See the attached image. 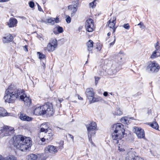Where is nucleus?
Segmentation results:
<instances>
[{
	"instance_id": "f257e3e1",
	"label": "nucleus",
	"mask_w": 160,
	"mask_h": 160,
	"mask_svg": "<svg viewBox=\"0 0 160 160\" xmlns=\"http://www.w3.org/2000/svg\"><path fill=\"white\" fill-rule=\"evenodd\" d=\"M18 98L24 102V104L29 106L31 104V100L24 94V91L17 88L14 85H10L5 92L3 99L6 102L13 103Z\"/></svg>"
},
{
	"instance_id": "f03ea898",
	"label": "nucleus",
	"mask_w": 160,
	"mask_h": 160,
	"mask_svg": "<svg viewBox=\"0 0 160 160\" xmlns=\"http://www.w3.org/2000/svg\"><path fill=\"white\" fill-rule=\"evenodd\" d=\"M32 141L29 137L18 135L14 139V145L16 148L22 151H25L31 146Z\"/></svg>"
},
{
	"instance_id": "7ed1b4c3",
	"label": "nucleus",
	"mask_w": 160,
	"mask_h": 160,
	"mask_svg": "<svg viewBox=\"0 0 160 160\" xmlns=\"http://www.w3.org/2000/svg\"><path fill=\"white\" fill-rule=\"evenodd\" d=\"M122 60L121 56H117L115 60L113 62L110 68H106L105 66H103V71L100 73L101 76H107L108 75H115L120 69L119 66Z\"/></svg>"
},
{
	"instance_id": "20e7f679",
	"label": "nucleus",
	"mask_w": 160,
	"mask_h": 160,
	"mask_svg": "<svg viewBox=\"0 0 160 160\" xmlns=\"http://www.w3.org/2000/svg\"><path fill=\"white\" fill-rule=\"evenodd\" d=\"M112 130L113 132L112 136L113 142L116 144L119 143L125 134L123 125L121 123L114 124L112 127Z\"/></svg>"
},
{
	"instance_id": "39448f33",
	"label": "nucleus",
	"mask_w": 160,
	"mask_h": 160,
	"mask_svg": "<svg viewBox=\"0 0 160 160\" xmlns=\"http://www.w3.org/2000/svg\"><path fill=\"white\" fill-rule=\"evenodd\" d=\"M54 112L52 104L49 102H47L42 106L36 107L34 110V113L36 115H41L46 114L50 116Z\"/></svg>"
},
{
	"instance_id": "423d86ee",
	"label": "nucleus",
	"mask_w": 160,
	"mask_h": 160,
	"mask_svg": "<svg viewBox=\"0 0 160 160\" xmlns=\"http://www.w3.org/2000/svg\"><path fill=\"white\" fill-rule=\"evenodd\" d=\"M160 68L159 65L155 62H152L147 67V69L151 73H157Z\"/></svg>"
},
{
	"instance_id": "0eeeda50",
	"label": "nucleus",
	"mask_w": 160,
	"mask_h": 160,
	"mask_svg": "<svg viewBox=\"0 0 160 160\" xmlns=\"http://www.w3.org/2000/svg\"><path fill=\"white\" fill-rule=\"evenodd\" d=\"M1 133H3L4 136L11 135L14 131V128L12 127H8L7 126H4L0 130Z\"/></svg>"
},
{
	"instance_id": "6e6552de",
	"label": "nucleus",
	"mask_w": 160,
	"mask_h": 160,
	"mask_svg": "<svg viewBox=\"0 0 160 160\" xmlns=\"http://www.w3.org/2000/svg\"><path fill=\"white\" fill-rule=\"evenodd\" d=\"M85 126L87 128L88 133H91L93 134H95L94 130L97 128V125L95 122H91L90 123L86 125Z\"/></svg>"
},
{
	"instance_id": "1a4fd4ad",
	"label": "nucleus",
	"mask_w": 160,
	"mask_h": 160,
	"mask_svg": "<svg viewBox=\"0 0 160 160\" xmlns=\"http://www.w3.org/2000/svg\"><path fill=\"white\" fill-rule=\"evenodd\" d=\"M134 132L138 138H144L145 137V132L143 129L140 128L135 127L134 128Z\"/></svg>"
},
{
	"instance_id": "9d476101",
	"label": "nucleus",
	"mask_w": 160,
	"mask_h": 160,
	"mask_svg": "<svg viewBox=\"0 0 160 160\" xmlns=\"http://www.w3.org/2000/svg\"><path fill=\"white\" fill-rule=\"evenodd\" d=\"M59 149V148L58 147H56L52 145H48L45 148V151L46 153L49 152L55 154L58 152Z\"/></svg>"
},
{
	"instance_id": "9b49d317",
	"label": "nucleus",
	"mask_w": 160,
	"mask_h": 160,
	"mask_svg": "<svg viewBox=\"0 0 160 160\" xmlns=\"http://www.w3.org/2000/svg\"><path fill=\"white\" fill-rule=\"evenodd\" d=\"M85 28L88 32H92L94 29L93 21H86Z\"/></svg>"
},
{
	"instance_id": "f8f14e48",
	"label": "nucleus",
	"mask_w": 160,
	"mask_h": 160,
	"mask_svg": "<svg viewBox=\"0 0 160 160\" xmlns=\"http://www.w3.org/2000/svg\"><path fill=\"white\" fill-rule=\"evenodd\" d=\"M159 42L157 41L155 46L156 50L153 52L151 56V58H154L160 56V50H159L160 47L159 46Z\"/></svg>"
},
{
	"instance_id": "ddd939ff",
	"label": "nucleus",
	"mask_w": 160,
	"mask_h": 160,
	"mask_svg": "<svg viewBox=\"0 0 160 160\" xmlns=\"http://www.w3.org/2000/svg\"><path fill=\"white\" fill-rule=\"evenodd\" d=\"M54 132L50 130L48 132L44 133V137L46 138L48 142H49L53 139Z\"/></svg>"
},
{
	"instance_id": "4468645a",
	"label": "nucleus",
	"mask_w": 160,
	"mask_h": 160,
	"mask_svg": "<svg viewBox=\"0 0 160 160\" xmlns=\"http://www.w3.org/2000/svg\"><path fill=\"white\" fill-rule=\"evenodd\" d=\"M85 94L89 100H91L92 98L93 97L94 95L93 89L92 88L87 89Z\"/></svg>"
},
{
	"instance_id": "2eb2a0df",
	"label": "nucleus",
	"mask_w": 160,
	"mask_h": 160,
	"mask_svg": "<svg viewBox=\"0 0 160 160\" xmlns=\"http://www.w3.org/2000/svg\"><path fill=\"white\" fill-rule=\"evenodd\" d=\"M78 4L76 3L74 5H70L68 6V9L70 11L71 16L74 15L77 10Z\"/></svg>"
},
{
	"instance_id": "dca6fc26",
	"label": "nucleus",
	"mask_w": 160,
	"mask_h": 160,
	"mask_svg": "<svg viewBox=\"0 0 160 160\" xmlns=\"http://www.w3.org/2000/svg\"><path fill=\"white\" fill-rule=\"evenodd\" d=\"M86 44L87 46L88 50L89 52L88 55V58H89L90 53H92V50L93 48V42L92 40H89L86 43Z\"/></svg>"
},
{
	"instance_id": "f3484780",
	"label": "nucleus",
	"mask_w": 160,
	"mask_h": 160,
	"mask_svg": "<svg viewBox=\"0 0 160 160\" xmlns=\"http://www.w3.org/2000/svg\"><path fill=\"white\" fill-rule=\"evenodd\" d=\"M20 119L23 121H30L32 120V118L27 115L26 114L21 113L19 116Z\"/></svg>"
},
{
	"instance_id": "a211bd4d",
	"label": "nucleus",
	"mask_w": 160,
	"mask_h": 160,
	"mask_svg": "<svg viewBox=\"0 0 160 160\" xmlns=\"http://www.w3.org/2000/svg\"><path fill=\"white\" fill-rule=\"evenodd\" d=\"M13 39V36L9 34L3 38V41L4 43H8L12 42Z\"/></svg>"
},
{
	"instance_id": "6ab92c4d",
	"label": "nucleus",
	"mask_w": 160,
	"mask_h": 160,
	"mask_svg": "<svg viewBox=\"0 0 160 160\" xmlns=\"http://www.w3.org/2000/svg\"><path fill=\"white\" fill-rule=\"evenodd\" d=\"M63 32V28L58 25L54 28L53 32L55 34H57L58 33H61Z\"/></svg>"
},
{
	"instance_id": "aec40b11",
	"label": "nucleus",
	"mask_w": 160,
	"mask_h": 160,
	"mask_svg": "<svg viewBox=\"0 0 160 160\" xmlns=\"http://www.w3.org/2000/svg\"><path fill=\"white\" fill-rule=\"evenodd\" d=\"M38 158V156L34 154H31L27 156V158L28 160H36Z\"/></svg>"
},
{
	"instance_id": "412c9836",
	"label": "nucleus",
	"mask_w": 160,
	"mask_h": 160,
	"mask_svg": "<svg viewBox=\"0 0 160 160\" xmlns=\"http://www.w3.org/2000/svg\"><path fill=\"white\" fill-rule=\"evenodd\" d=\"M8 113L4 108L0 107V117H4L8 115Z\"/></svg>"
},
{
	"instance_id": "4be33fe9",
	"label": "nucleus",
	"mask_w": 160,
	"mask_h": 160,
	"mask_svg": "<svg viewBox=\"0 0 160 160\" xmlns=\"http://www.w3.org/2000/svg\"><path fill=\"white\" fill-rule=\"evenodd\" d=\"M17 23V21H9V22H7V25L9 28H12L16 26Z\"/></svg>"
},
{
	"instance_id": "5701e85b",
	"label": "nucleus",
	"mask_w": 160,
	"mask_h": 160,
	"mask_svg": "<svg viewBox=\"0 0 160 160\" xmlns=\"http://www.w3.org/2000/svg\"><path fill=\"white\" fill-rule=\"evenodd\" d=\"M148 125L155 129L158 130V129L159 126L158 123L156 122H154L152 123H149Z\"/></svg>"
},
{
	"instance_id": "b1692460",
	"label": "nucleus",
	"mask_w": 160,
	"mask_h": 160,
	"mask_svg": "<svg viewBox=\"0 0 160 160\" xmlns=\"http://www.w3.org/2000/svg\"><path fill=\"white\" fill-rule=\"evenodd\" d=\"M42 22H44L49 25H53L55 23H58L60 21H41Z\"/></svg>"
},
{
	"instance_id": "393cba45",
	"label": "nucleus",
	"mask_w": 160,
	"mask_h": 160,
	"mask_svg": "<svg viewBox=\"0 0 160 160\" xmlns=\"http://www.w3.org/2000/svg\"><path fill=\"white\" fill-rule=\"evenodd\" d=\"M116 23V21H108L107 22L108 24V26L110 28H112L115 27V25Z\"/></svg>"
},
{
	"instance_id": "a878e982",
	"label": "nucleus",
	"mask_w": 160,
	"mask_h": 160,
	"mask_svg": "<svg viewBox=\"0 0 160 160\" xmlns=\"http://www.w3.org/2000/svg\"><path fill=\"white\" fill-rule=\"evenodd\" d=\"M55 48V47L50 42H49L47 45V48L49 51H53L54 50Z\"/></svg>"
},
{
	"instance_id": "bb28decb",
	"label": "nucleus",
	"mask_w": 160,
	"mask_h": 160,
	"mask_svg": "<svg viewBox=\"0 0 160 160\" xmlns=\"http://www.w3.org/2000/svg\"><path fill=\"white\" fill-rule=\"evenodd\" d=\"M121 122L123 123H126L128 124V123H129V118L127 117H124L122 118L121 120Z\"/></svg>"
},
{
	"instance_id": "cd10ccee",
	"label": "nucleus",
	"mask_w": 160,
	"mask_h": 160,
	"mask_svg": "<svg viewBox=\"0 0 160 160\" xmlns=\"http://www.w3.org/2000/svg\"><path fill=\"white\" fill-rule=\"evenodd\" d=\"M37 54L39 55V58L41 62V60H46V56L44 54L40 52H38Z\"/></svg>"
},
{
	"instance_id": "c85d7f7f",
	"label": "nucleus",
	"mask_w": 160,
	"mask_h": 160,
	"mask_svg": "<svg viewBox=\"0 0 160 160\" xmlns=\"http://www.w3.org/2000/svg\"><path fill=\"white\" fill-rule=\"evenodd\" d=\"M3 160H17V159L14 156L9 155L4 158Z\"/></svg>"
},
{
	"instance_id": "c756f323",
	"label": "nucleus",
	"mask_w": 160,
	"mask_h": 160,
	"mask_svg": "<svg viewBox=\"0 0 160 160\" xmlns=\"http://www.w3.org/2000/svg\"><path fill=\"white\" fill-rule=\"evenodd\" d=\"M129 160H143V159L138 156H135L134 157L131 158L129 157L128 158H126Z\"/></svg>"
},
{
	"instance_id": "7c9ffc66",
	"label": "nucleus",
	"mask_w": 160,
	"mask_h": 160,
	"mask_svg": "<svg viewBox=\"0 0 160 160\" xmlns=\"http://www.w3.org/2000/svg\"><path fill=\"white\" fill-rule=\"evenodd\" d=\"M49 130L51 131V129H49L48 130H46L45 128H42L41 127L40 128V132L39 133V137H40V135L41 132H44V133H46V132H48Z\"/></svg>"
},
{
	"instance_id": "2f4dec72",
	"label": "nucleus",
	"mask_w": 160,
	"mask_h": 160,
	"mask_svg": "<svg viewBox=\"0 0 160 160\" xmlns=\"http://www.w3.org/2000/svg\"><path fill=\"white\" fill-rule=\"evenodd\" d=\"M112 113L114 115H120L122 114V112L120 110V109H119L117 110L116 112H113Z\"/></svg>"
},
{
	"instance_id": "473e14b6",
	"label": "nucleus",
	"mask_w": 160,
	"mask_h": 160,
	"mask_svg": "<svg viewBox=\"0 0 160 160\" xmlns=\"http://www.w3.org/2000/svg\"><path fill=\"white\" fill-rule=\"evenodd\" d=\"M96 0H94L93 2L89 3V6L90 8H93L96 7Z\"/></svg>"
},
{
	"instance_id": "72a5a7b5",
	"label": "nucleus",
	"mask_w": 160,
	"mask_h": 160,
	"mask_svg": "<svg viewBox=\"0 0 160 160\" xmlns=\"http://www.w3.org/2000/svg\"><path fill=\"white\" fill-rule=\"evenodd\" d=\"M88 137L89 141L92 144L93 143V142L92 141V137L93 136H94L95 134H93L91 133H88Z\"/></svg>"
},
{
	"instance_id": "f704fd0d",
	"label": "nucleus",
	"mask_w": 160,
	"mask_h": 160,
	"mask_svg": "<svg viewBox=\"0 0 160 160\" xmlns=\"http://www.w3.org/2000/svg\"><path fill=\"white\" fill-rule=\"evenodd\" d=\"M99 101L98 98H95L93 97L91 99V100H89L90 103L91 104L92 103H94L96 102H98Z\"/></svg>"
},
{
	"instance_id": "c9c22d12",
	"label": "nucleus",
	"mask_w": 160,
	"mask_h": 160,
	"mask_svg": "<svg viewBox=\"0 0 160 160\" xmlns=\"http://www.w3.org/2000/svg\"><path fill=\"white\" fill-rule=\"evenodd\" d=\"M53 46L55 48L57 46V41L56 39H53L52 40V42H51Z\"/></svg>"
},
{
	"instance_id": "e433bc0d",
	"label": "nucleus",
	"mask_w": 160,
	"mask_h": 160,
	"mask_svg": "<svg viewBox=\"0 0 160 160\" xmlns=\"http://www.w3.org/2000/svg\"><path fill=\"white\" fill-rule=\"evenodd\" d=\"M46 62V60L45 59H44V60H41V64L42 65V67L44 71L46 67L45 66V63Z\"/></svg>"
},
{
	"instance_id": "4c0bfd02",
	"label": "nucleus",
	"mask_w": 160,
	"mask_h": 160,
	"mask_svg": "<svg viewBox=\"0 0 160 160\" xmlns=\"http://www.w3.org/2000/svg\"><path fill=\"white\" fill-rule=\"evenodd\" d=\"M41 126L42 128H45L46 130H48V128H49L48 126V123H42Z\"/></svg>"
},
{
	"instance_id": "58836bf2",
	"label": "nucleus",
	"mask_w": 160,
	"mask_h": 160,
	"mask_svg": "<svg viewBox=\"0 0 160 160\" xmlns=\"http://www.w3.org/2000/svg\"><path fill=\"white\" fill-rule=\"evenodd\" d=\"M123 27L126 29L128 30L129 29L130 27L128 23L125 24L123 25Z\"/></svg>"
},
{
	"instance_id": "ea45409f",
	"label": "nucleus",
	"mask_w": 160,
	"mask_h": 160,
	"mask_svg": "<svg viewBox=\"0 0 160 160\" xmlns=\"http://www.w3.org/2000/svg\"><path fill=\"white\" fill-rule=\"evenodd\" d=\"M138 25H140V28H141L142 29H144L145 27V26L143 25V23L142 22H141L139 24H138Z\"/></svg>"
},
{
	"instance_id": "a19ab883",
	"label": "nucleus",
	"mask_w": 160,
	"mask_h": 160,
	"mask_svg": "<svg viewBox=\"0 0 160 160\" xmlns=\"http://www.w3.org/2000/svg\"><path fill=\"white\" fill-rule=\"evenodd\" d=\"M30 7L31 8H33L34 6V3L32 1H30L29 3Z\"/></svg>"
},
{
	"instance_id": "79ce46f5",
	"label": "nucleus",
	"mask_w": 160,
	"mask_h": 160,
	"mask_svg": "<svg viewBox=\"0 0 160 160\" xmlns=\"http://www.w3.org/2000/svg\"><path fill=\"white\" fill-rule=\"evenodd\" d=\"M40 138V139L41 141L42 142H44L46 140V138L44 137H42L40 136V137H39Z\"/></svg>"
},
{
	"instance_id": "37998d69",
	"label": "nucleus",
	"mask_w": 160,
	"mask_h": 160,
	"mask_svg": "<svg viewBox=\"0 0 160 160\" xmlns=\"http://www.w3.org/2000/svg\"><path fill=\"white\" fill-rule=\"evenodd\" d=\"M59 18L58 17H56L55 18H48L47 20H58Z\"/></svg>"
},
{
	"instance_id": "c03bdc74",
	"label": "nucleus",
	"mask_w": 160,
	"mask_h": 160,
	"mask_svg": "<svg viewBox=\"0 0 160 160\" xmlns=\"http://www.w3.org/2000/svg\"><path fill=\"white\" fill-rule=\"evenodd\" d=\"M99 79L100 78L98 77H95V83L96 85H97V83H98V81L99 80Z\"/></svg>"
},
{
	"instance_id": "a18cd8bd",
	"label": "nucleus",
	"mask_w": 160,
	"mask_h": 160,
	"mask_svg": "<svg viewBox=\"0 0 160 160\" xmlns=\"http://www.w3.org/2000/svg\"><path fill=\"white\" fill-rule=\"evenodd\" d=\"M118 150L119 151V152H122L124 151V150L123 148H121L120 146L118 147Z\"/></svg>"
},
{
	"instance_id": "49530a36",
	"label": "nucleus",
	"mask_w": 160,
	"mask_h": 160,
	"mask_svg": "<svg viewBox=\"0 0 160 160\" xmlns=\"http://www.w3.org/2000/svg\"><path fill=\"white\" fill-rule=\"evenodd\" d=\"M114 41L113 42L110 43L109 44L110 46H111L113 45L115 42L116 41V38H115V36H114Z\"/></svg>"
},
{
	"instance_id": "de8ad7c7",
	"label": "nucleus",
	"mask_w": 160,
	"mask_h": 160,
	"mask_svg": "<svg viewBox=\"0 0 160 160\" xmlns=\"http://www.w3.org/2000/svg\"><path fill=\"white\" fill-rule=\"evenodd\" d=\"M37 4V5H38V10L40 11H42L43 10L42 9V8H41V7H40V6L38 4V3Z\"/></svg>"
},
{
	"instance_id": "09e8293b",
	"label": "nucleus",
	"mask_w": 160,
	"mask_h": 160,
	"mask_svg": "<svg viewBox=\"0 0 160 160\" xmlns=\"http://www.w3.org/2000/svg\"><path fill=\"white\" fill-rule=\"evenodd\" d=\"M68 135L69 136L70 138L72 139V141L73 142L74 141V137H73V136L72 135H71V134H68Z\"/></svg>"
},
{
	"instance_id": "8fccbe9b",
	"label": "nucleus",
	"mask_w": 160,
	"mask_h": 160,
	"mask_svg": "<svg viewBox=\"0 0 160 160\" xmlns=\"http://www.w3.org/2000/svg\"><path fill=\"white\" fill-rule=\"evenodd\" d=\"M103 95L105 97H107L108 95V93L107 92H104L103 93Z\"/></svg>"
},
{
	"instance_id": "3c124183",
	"label": "nucleus",
	"mask_w": 160,
	"mask_h": 160,
	"mask_svg": "<svg viewBox=\"0 0 160 160\" xmlns=\"http://www.w3.org/2000/svg\"><path fill=\"white\" fill-rule=\"evenodd\" d=\"M24 50L25 51L28 52V46L27 45H25L24 46Z\"/></svg>"
},
{
	"instance_id": "603ef678",
	"label": "nucleus",
	"mask_w": 160,
	"mask_h": 160,
	"mask_svg": "<svg viewBox=\"0 0 160 160\" xmlns=\"http://www.w3.org/2000/svg\"><path fill=\"white\" fill-rule=\"evenodd\" d=\"M67 18L65 20H71V18L70 16H67Z\"/></svg>"
},
{
	"instance_id": "864d4df0",
	"label": "nucleus",
	"mask_w": 160,
	"mask_h": 160,
	"mask_svg": "<svg viewBox=\"0 0 160 160\" xmlns=\"http://www.w3.org/2000/svg\"><path fill=\"white\" fill-rule=\"evenodd\" d=\"M117 28V27H114L113 28H112V29L113 30V34L115 32V30H116V29Z\"/></svg>"
},
{
	"instance_id": "5fc2aeb1",
	"label": "nucleus",
	"mask_w": 160,
	"mask_h": 160,
	"mask_svg": "<svg viewBox=\"0 0 160 160\" xmlns=\"http://www.w3.org/2000/svg\"><path fill=\"white\" fill-rule=\"evenodd\" d=\"M82 26H80L78 28V30L79 31H80V30H82Z\"/></svg>"
},
{
	"instance_id": "6e6d98bb",
	"label": "nucleus",
	"mask_w": 160,
	"mask_h": 160,
	"mask_svg": "<svg viewBox=\"0 0 160 160\" xmlns=\"http://www.w3.org/2000/svg\"><path fill=\"white\" fill-rule=\"evenodd\" d=\"M141 93H142L140 92H138L137 93L136 95L137 96H139L140 95Z\"/></svg>"
},
{
	"instance_id": "4d7b16f0",
	"label": "nucleus",
	"mask_w": 160,
	"mask_h": 160,
	"mask_svg": "<svg viewBox=\"0 0 160 160\" xmlns=\"http://www.w3.org/2000/svg\"><path fill=\"white\" fill-rule=\"evenodd\" d=\"M78 99L79 100H82L83 98L81 97L80 96H78Z\"/></svg>"
},
{
	"instance_id": "13d9d810",
	"label": "nucleus",
	"mask_w": 160,
	"mask_h": 160,
	"mask_svg": "<svg viewBox=\"0 0 160 160\" xmlns=\"http://www.w3.org/2000/svg\"><path fill=\"white\" fill-rule=\"evenodd\" d=\"M96 48H97V49L98 50H100V49H101V47H97Z\"/></svg>"
},
{
	"instance_id": "bf43d9fd",
	"label": "nucleus",
	"mask_w": 160,
	"mask_h": 160,
	"mask_svg": "<svg viewBox=\"0 0 160 160\" xmlns=\"http://www.w3.org/2000/svg\"><path fill=\"white\" fill-rule=\"evenodd\" d=\"M111 35V33L110 32H108L107 34V35L108 36H110Z\"/></svg>"
},
{
	"instance_id": "052dcab7",
	"label": "nucleus",
	"mask_w": 160,
	"mask_h": 160,
	"mask_svg": "<svg viewBox=\"0 0 160 160\" xmlns=\"http://www.w3.org/2000/svg\"><path fill=\"white\" fill-rule=\"evenodd\" d=\"M21 18L22 19H26L25 18V17H21Z\"/></svg>"
},
{
	"instance_id": "680f3d73",
	"label": "nucleus",
	"mask_w": 160,
	"mask_h": 160,
	"mask_svg": "<svg viewBox=\"0 0 160 160\" xmlns=\"http://www.w3.org/2000/svg\"><path fill=\"white\" fill-rule=\"evenodd\" d=\"M66 21L68 23H69L71 22V21Z\"/></svg>"
},
{
	"instance_id": "e2e57ef3",
	"label": "nucleus",
	"mask_w": 160,
	"mask_h": 160,
	"mask_svg": "<svg viewBox=\"0 0 160 160\" xmlns=\"http://www.w3.org/2000/svg\"><path fill=\"white\" fill-rule=\"evenodd\" d=\"M2 158V156L1 155H0V160H1Z\"/></svg>"
},
{
	"instance_id": "0e129e2a",
	"label": "nucleus",
	"mask_w": 160,
	"mask_h": 160,
	"mask_svg": "<svg viewBox=\"0 0 160 160\" xmlns=\"http://www.w3.org/2000/svg\"><path fill=\"white\" fill-rule=\"evenodd\" d=\"M130 119H134V118H133V117H131L130 118H129V120Z\"/></svg>"
},
{
	"instance_id": "69168bd1",
	"label": "nucleus",
	"mask_w": 160,
	"mask_h": 160,
	"mask_svg": "<svg viewBox=\"0 0 160 160\" xmlns=\"http://www.w3.org/2000/svg\"><path fill=\"white\" fill-rule=\"evenodd\" d=\"M10 20H17L15 18H13V19H12V18H10Z\"/></svg>"
},
{
	"instance_id": "338daca9",
	"label": "nucleus",
	"mask_w": 160,
	"mask_h": 160,
	"mask_svg": "<svg viewBox=\"0 0 160 160\" xmlns=\"http://www.w3.org/2000/svg\"><path fill=\"white\" fill-rule=\"evenodd\" d=\"M0 2H5L4 0H0Z\"/></svg>"
},
{
	"instance_id": "774afa93",
	"label": "nucleus",
	"mask_w": 160,
	"mask_h": 160,
	"mask_svg": "<svg viewBox=\"0 0 160 160\" xmlns=\"http://www.w3.org/2000/svg\"><path fill=\"white\" fill-rule=\"evenodd\" d=\"M57 128H59V129H61V130H63V129L62 128H59V127H57Z\"/></svg>"
}]
</instances>
